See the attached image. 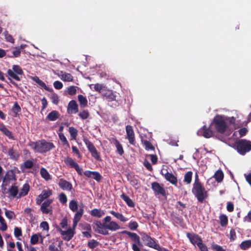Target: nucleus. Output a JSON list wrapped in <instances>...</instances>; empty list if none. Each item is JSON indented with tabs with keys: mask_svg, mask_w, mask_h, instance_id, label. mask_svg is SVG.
Returning <instances> with one entry per match:
<instances>
[{
	"mask_svg": "<svg viewBox=\"0 0 251 251\" xmlns=\"http://www.w3.org/2000/svg\"><path fill=\"white\" fill-rule=\"evenodd\" d=\"M94 230L104 235L109 234L107 229L111 231H116L121 228L120 226L115 221H111L110 216H106L102 220V223L100 221H95L92 224Z\"/></svg>",
	"mask_w": 251,
	"mask_h": 251,
	"instance_id": "nucleus-1",
	"label": "nucleus"
},
{
	"mask_svg": "<svg viewBox=\"0 0 251 251\" xmlns=\"http://www.w3.org/2000/svg\"><path fill=\"white\" fill-rule=\"evenodd\" d=\"M28 145L35 152L42 154L50 151L55 147L52 142H48L44 139L36 142L30 141Z\"/></svg>",
	"mask_w": 251,
	"mask_h": 251,
	"instance_id": "nucleus-2",
	"label": "nucleus"
},
{
	"mask_svg": "<svg viewBox=\"0 0 251 251\" xmlns=\"http://www.w3.org/2000/svg\"><path fill=\"white\" fill-rule=\"evenodd\" d=\"M192 193L197 198L199 202L202 203L208 197V194L204 186L199 181L198 175L196 174L195 182L193 184Z\"/></svg>",
	"mask_w": 251,
	"mask_h": 251,
	"instance_id": "nucleus-3",
	"label": "nucleus"
},
{
	"mask_svg": "<svg viewBox=\"0 0 251 251\" xmlns=\"http://www.w3.org/2000/svg\"><path fill=\"white\" fill-rule=\"evenodd\" d=\"M23 75L24 72L22 68L18 65H14L12 66V69L7 70L6 76L11 83L15 87H18L17 83L13 79L20 81L21 80Z\"/></svg>",
	"mask_w": 251,
	"mask_h": 251,
	"instance_id": "nucleus-4",
	"label": "nucleus"
},
{
	"mask_svg": "<svg viewBox=\"0 0 251 251\" xmlns=\"http://www.w3.org/2000/svg\"><path fill=\"white\" fill-rule=\"evenodd\" d=\"M232 147L240 154L244 155L251 151V141L246 139H240L234 143Z\"/></svg>",
	"mask_w": 251,
	"mask_h": 251,
	"instance_id": "nucleus-5",
	"label": "nucleus"
},
{
	"mask_svg": "<svg viewBox=\"0 0 251 251\" xmlns=\"http://www.w3.org/2000/svg\"><path fill=\"white\" fill-rule=\"evenodd\" d=\"M214 126L216 131L220 133H224L226 130L227 125L224 116L217 115L213 118L210 126Z\"/></svg>",
	"mask_w": 251,
	"mask_h": 251,
	"instance_id": "nucleus-6",
	"label": "nucleus"
},
{
	"mask_svg": "<svg viewBox=\"0 0 251 251\" xmlns=\"http://www.w3.org/2000/svg\"><path fill=\"white\" fill-rule=\"evenodd\" d=\"M121 233L126 234L134 242L132 245V249L133 251H141L139 247H142L143 245L140 241V238L139 235L136 233L131 232L127 230H123L121 232Z\"/></svg>",
	"mask_w": 251,
	"mask_h": 251,
	"instance_id": "nucleus-7",
	"label": "nucleus"
},
{
	"mask_svg": "<svg viewBox=\"0 0 251 251\" xmlns=\"http://www.w3.org/2000/svg\"><path fill=\"white\" fill-rule=\"evenodd\" d=\"M141 239L147 246L156 250L158 251H162L163 247H161L155 241V239L148 235L146 233H141Z\"/></svg>",
	"mask_w": 251,
	"mask_h": 251,
	"instance_id": "nucleus-8",
	"label": "nucleus"
},
{
	"mask_svg": "<svg viewBox=\"0 0 251 251\" xmlns=\"http://www.w3.org/2000/svg\"><path fill=\"white\" fill-rule=\"evenodd\" d=\"M84 142L88 149V150L90 152L92 156L98 161L101 160L100 153L98 151L93 144L87 139H84Z\"/></svg>",
	"mask_w": 251,
	"mask_h": 251,
	"instance_id": "nucleus-9",
	"label": "nucleus"
},
{
	"mask_svg": "<svg viewBox=\"0 0 251 251\" xmlns=\"http://www.w3.org/2000/svg\"><path fill=\"white\" fill-rule=\"evenodd\" d=\"M64 163L67 166L74 168L79 175H82V169L72 158L67 157L64 159Z\"/></svg>",
	"mask_w": 251,
	"mask_h": 251,
	"instance_id": "nucleus-10",
	"label": "nucleus"
},
{
	"mask_svg": "<svg viewBox=\"0 0 251 251\" xmlns=\"http://www.w3.org/2000/svg\"><path fill=\"white\" fill-rule=\"evenodd\" d=\"M186 236L189 239L190 243L194 246L199 245V243L202 242L201 238L197 234L193 232H187Z\"/></svg>",
	"mask_w": 251,
	"mask_h": 251,
	"instance_id": "nucleus-11",
	"label": "nucleus"
},
{
	"mask_svg": "<svg viewBox=\"0 0 251 251\" xmlns=\"http://www.w3.org/2000/svg\"><path fill=\"white\" fill-rule=\"evenodd\" d=\"M57 230L60 233L63 239L67 241L70 240L75 234L74 231L71 228H69L67 230L64 231L59 227H57Z\"/></svg>",
	"mask_w": 251,
	"mask_h": 251,
	"instance_id": "nucleus-12",
	"label": "nucleus"
},
{
	"mask_svg": "<svg viewBox=\"0 0 251 251\" xmlns=\"http://www.w3.org/2000/svg\"><path fill=\"white\" fill-rule=\"evenodd\" d=\"M52 201V200L48 199L42 203L40 210L43 214H48L52 213V207L50 206V205Z\"/></svg>",
	"mask_w": 251,
	"mask_h": 251,
	"instance_id": "nucleus-13",
	"label": "nucleus"
},
{
	"mask_svg": "<svg viewBox=\"0 0 251 251\" xmlns=\"http://www.w3.org/2000/svg\"><path fill=\"white\" fill-rule=\"evenodd\" d=\"M126 138L131 145L135 144V134L133 127L130 125H127L126 127Z\"/></svg>",
	"mask_w": 251,
	"mask_h": 251,
	"instance_id": "nucleus-14",
	"label": "nucleus"
},
{
	"mask_svg": "<svg viewBox=\"0 0 251 251\" xmlns=\"http://www.w3.org/2000/svg\"><path fill=\"white\" fill-rule=\"evenodd\" d=\"M199 136H202L206 138H209L213 136V131L210 129V127L203 126L198 131Z\"/></svg>",
	"mask_w": 251,
	"mask_h": 251,
	"instance_id": "nucleus-15",
	"label": "nucleus"
},
{
	"mask_svg": "<svg viewBox=\"0 0 251 251\" xmlns=\"http://www.w3.org/2000/svg\"><path fill=\"white\" fill-rule=\"evenodd\" d=\"M151 188L154 192L155 195L160 194L163 196L166 195L165 189L157 182H153L151 183Z\"/></svg>",
	"mask_w": 251,
	"mask_h": 251,
	"instance_id": "nucleus-16",
	"label": "nucleus"
},
{
	"mask_svg": "<svg viewBox=\"0 0 251 251\" xmlns=\"http://www.w3.org/2000/svg\"><path fill=\"white\" fill-rule=\"evenodd\" d=\"M165 174L162 173V176H163L166 180L170 182L173 185L175 186L177 185V179L172 173L168 172L167 170H165Z\"/></svg>",
	"mask_w": 251,
	"mask_h": 251,
	"instance_id": "nucleus-17",
	"label": "nucleus"
},
{
	"mask_svg": "<svg viewBox=\"0 0 251 251\" xmlns=\"http://www.w3.org/2000/svg\"><path fill=\"white\" fill-rule=\"evenodd\" d=\"M52 194L51 191L50 190H44L41 194L38 196V198L36 199V204L40 205L42 202L45 199H47Z\"/></svg>",
	"mask_w": 251,
	"mask_h": 251,
	"instance_id": "nucleus-18",
	"label": "nucleus"
},
{
	"mask_svg": "<svg viewBox=\"0 0 251 251\" xmlns=\"http://www.w3.org/2000/svg\"><path fill=\"white\" fill-rule=\"evenodd\" d=\"M84 175L88 177H91L94 179L98 182L100 181L102 178V176L100 174L96 171H86L84 172Z\"/></svg>",
	"mask_w": 251,
	"mask_h": 251,
	"instance_id": "nucleus-19",
	"label": "nucleus"
},
{
	"mask_svg": "<svg viewBox=\"0 0 251 251\" xmlns=\"http://www.w3.org/2000/svg\"><path fill=\"white\" fill-rule=\"evenodd\" d=\"M60 188L63 190L71 191L72 189V184L63 178H60L58 183Z\"/></svg>",
	"mask_w": 251,
	"mask_h": 251,
	"instance_id": "nucleus-20",
	"label": "nucleus"
},
{
	"mask_svg": "<svg viewBox=\"0 0 251 251\" xmlns=\"http://www.w3.org/2000/svg\"><path fill=\"white\" fill-rule=\"evenodd\" d=\"M78 105L75 100H71L68 105L67 112L69 114L76 113L78 112Z\"/></svg>",
	"mask_w": 251,
	"mask_h": 251,
	"instance_id": "nucleus-21",
	"label": "nucleus"
},
{
	"mask_svg": "<svg viewBox=\"0 0 251 251\" xmlns=\"http://www.w3.org/2000/svg\"><path fill=\"white\" fill-rule=\"evenodd\" d=\"M0 131H1L5 136L8 137L10 139H14V137L13 135L12 132L9 130L4 125H0Z\"/></svg>",
	"mask_w": 251,
	"mask_h": 251,
	"instance_id": "nucleus-22",
	"label": "nucleus"
},
{
	"mask_svg": "<svg viewBox=\"0 0 251 251\" xmlns=\"http://www.w3.org/2000/svg\"><path fill=\"white\" fill-rule=\"evenodd\" d=\"M8 192L9 193V197L17 198L19 195L18 187L16 185H12L8 189Z\"/></svg>",
	"mask_w": 251,
	"mask_h": 251,
	"instance_id": "nucleus-23",
	"label": "nucleus"
},
{
	"mask_svg": "<svg viewBox=\"0 0 251 251\" xmlns=\"http://www.w3.org/2000/svg\"><path fill=\"white\" fill-rule=\"evenodd\" d=\"M60 114L56 110H53L48 114L46 117V119L50 121H55L59 118Z\"/></svg>",
	"mask_w": 251,
	"mask_h": 251,
	"instance_id": "nucleus-24",
	"label": "nucleus"
},
{
	"mask_svg": "<svg viewBox=\"0 0 251 251\" xmlns=\"http://www.w3.org/2000/svg\"><path fill=\"white\" fill-rule=\"evenodd\" d=\"M30 186L28 183H25L22 188L20 190L19 195L17 196V199H19L22 197H24L27 195L29 191Z\"/></svg>",
	"mask_w": 251,
	"mask_h": 251,
	"instance_id": "nucleus-25",
	"label": "nucleus"
},
{
	"mask_svg": "<svg viewBox=\"0 0 251 251\" xmlns=\"http://www.w3.org/2000/svg\"><path fill=\"white\" fill-rule=\"evenodd\" d=\"M112 140L116 148L117 153L120 155H122L124 153V151L122 144L116 138H113Z\"/></svg>",
	"mask_w": 251,
	"mask_h": 251,
	"instance_id": "nucleus-26",
	"label": "nucleus"
},
{
	"mask_svg": "<svg viewBox=\"0 0 251 251\" xmlns=\"http://www.w3.org/2000/svg\"><path fill=\"white\" fill-rule=\"evenodd\" d=\"M7 154L9 158L11 159L17 160L19 158V155L16 150H14L13 148H10L7 151Z\"/></svg>",
	"mask_w": 251,
	"mask_h": 251,
	"instance_id": "nucleus-27",
	"label": "nucleus"
},
{
	"mask_svg": "<svg viewBox=\"0 0 251 251\" xmlns=\"http://www.w3.org/2000/svg\"><path fill=\"white\" fill-rule=\"evenodd\" d=\"M59 76L61 79L64 81H72L73 80V76L71 74L64 73L61 71Z\"/></svg>",
	"mask_w": 251,
	"mask_h": 251,
	"instance_id": "nucleus-28",
	"label": "nucleus"
},
{
	"mask_svg": "<svg viewBox=\"0 0 251 251\" xmlns=\"http://www.w3.org/2000/svg\"><path fill=\"white\" fill-rule=\"evenodd\" d=\"M109 212L113 216L122 222H126L128 220L127 218L125 217L122 214L120 213L116 212L113 210H111Z\"/></svg>",
	"mask_w": 251,
	"mask_h": 251,
	"instance_id": "nucleus-29",
	"label": "nucleus"
},
{
	"mask_svg": "<svg viewBox=\"0 0 251 251\" xmlns=\"http://www.w3.org/2000/svg\"><path fill=\"white\" fill-rule=\"evenodd\" d=\"M58 136L61 141V145L65 148L68 149L70 148V144L63 133H59Z\"/></svg>",
	"mask_w": 251,
	"mask_h": 251,
	"instance_id": "nucleus-30",
	"label": "nucleus"
},
{
	"mask_svg": "<svg viewBox=\"0 0 251 251\" xmlns=\"http://www.w3.org/2000/svg\"><path fill=\"white\" fill-rule=\"evenodd\" d=\"M33 162L30 160H27L25 161L23 164L21 165L20 168L23 172L26 169H30L33 167Z\"/></svg>",
	"mask_w": 251,
	"mask_h": 251,
	"instance_id": "nucleus-31",
	"label": "nucleus"
},
{
	"mask_svg": "<svg viewBox=\"0 0 251 251\" xmlns=\"http://www.w3.org/2000/svg\"><path fill=\"white\" fill-rule=\"evenodd\" d=\"M103 211L100 209L95 208L92 210L90 212V214L93 217H96L98 218H101L103 215H104Z\"/></svg>",
	"mask_w": 251,
	"mask_h": 251,
	"instance_id": "nucleus-32",
	"label": "nucleus"
},
{
	"mask_svg": "<svg viewBox=\"0 0 251 251\" xmlns=\"http://www.w3.org/2000/svg\"><path fill=\"white\" fill-rule=\"evenodd\" d=\"M121 197L122 199L126 202V204L130 207H133L135 205L134 203L132 201V200L127 196L126 195L124 194H123Z\"/></svg>",
	"mask_w": 251,
	"mask_h": 251,
	"instance_id": "nucleus-33",
	"label": "nucleus"
},
{
	"mask_svg": "<svg viewBox=\"0 0 251 251\" xmlns=\"http://www.w3.org/2000/svg\"><path fill=\"white\" fill-rule=\"evenodd\" d=\"M224 176V173L221 170L217 171L214 175V177L218 182H221L223 180Z\"/></svg>",
	"mask_w": 251,
	"mask_h": 251,
	"instance_id": "nucleus-34",
	"label": "nucleus"
},
{
	"mask_svg": "<svg viewBox=\"0 0 251 251\" xmlns=\"http://www.w3.org/2000/svg\"><path fill=\"white\" fill-rule=\"evenodd\" d=\"M69 132L70 134L71 139L73 140H76L78 135L77 130L74 127L71 126L69 127Z\"/></svg>",
	"mask_w": 251,
	"mask_h": 251,
	"instance_id": "nucleus-35",
	"label": "nucleus"
},
{
	"mask_svg": "<svg viewBox=\"0 0 251 251\" xmlns=\"http://www.w3.org/2000/svg\"><path fill=\"white\" fill-rule=\"evenodd\" d=\"M78 100L81 107L84 108L87 105V100L86 97L82 95L78 96Z\"/></svg>",
	"mask_w": 251,
	"mask_h": 251,
	"instance_id": "nucleus-36",
	"label": "nucleus"
},
{
	"mask_svg": "<svg viewBox=\"0 0 251 251\" xmlns=\"http://www.w3.org/2000/svg\"><path fill=\"white\" fill-rule=\"evenodd\" d=\"M240 247L242 250H247L251 247V240L243 241L240 245Z\"/></svg>",
	"mask_w": 251,
	"mask_h": 251,
	"instance_id": "nucleus-37",
	"label": "nucleus"
},
{
	"mask_svg": "<svg viewBox=\"0 0 251 251\" xmlns=\"http://www.w3.org/2000/svg\"><path fill=\"white\" fill-rule=\"evenodd\" d=\"M40 175L41 176L46 180H48L50 179V175L48 171L44 168H42L40 169Z\"/></svg>",
	"mask_w": 251,
	"mask_h": 251,
	"instance_id": "nucleus-38",
	"label": "nucleus"
},
{
	"mask_svg": "<svg viewBox=\"0 0 251 251\" xmlns=\"http://www.w3.org/2000/svg\"><path fill=\"white\" fill-rule=\"evenodd\" d=\"M69 208L73 212L77 211L78 209V204L76 200H71L69 202Z\"/></svg>",
	"mask_w": 251,
	"mask_h": 251,
	"instance_id": "nucleus-39",
	"label": "nucleus"
},
{
	"mask_svg": "<svg viewBox=\"0 0 251 251\" xmlns=\"http://www.w3.org/2000/svg\"><path fill=\"white\" fill-rule=\"evenodd\" d=\"M193 173L191 171L187 172L184 175L183 181L187 183L190 184L192 181Z\"/></svg>",
	"mask_w": 251,
	"mask_h": 251,
	"instance_id": "nucleus-40",
	"label": "nucleus"
},
{
	"mask_svg": "<svg viewBox=\"0 0 251 251\" xmlns=\"http://www.w3.org/2000/svg\"><path fill=\"white\" fill-rule=\"evenodd\" d=\"M220 225L222 226H226L228 224L227 217L225 214H221L219 216Z\"/></svg>",
	"mask_w": 251,
	"mask_h": 251,
	"instance_id": "nucleus-41",
	"label": "nucleus"
},
{
	"mask_svg": "<svg viewBox=\"0 0 251 251\" xmlns=\"http://www.w3.org/2000/svg\"><path fill=\"white\" fill-rule=\"evenodd\" d=\"M12 112L14 113V116L16 117L18 115V113L21 112V108L17 102H15L11 109Z\"/></svg>",
	"mask_w": 251,
	"mask_h": 251,
	"instance_id": "nucleus-42",
	"label": "nucleus"
},
{
	"mask_svg": "<svg viewBox=\"0 0 251 251\" xmlns=\"http://www.w3.org/2000/svg\"><path fill=\"white\" fill-rule=\"evenodd\" d=\"M76 213L75 215V216L73 219V221L78 222L83 213V208H80L78 211H76Z\"/></svg>",
	"mask_w": 251,
	"mask_h": 251,
	"instance_id": "nucleus-43",
	"label": "nucleus"
},
{
	"mask_svg": "<svg viewBox=\"0 0 251 251\" xmlns=\"http://www.w3.org/2000/svg\"><path fill=\"white\" fill-rule=\"evenodd\" d=\"M104 97H105L106 100L108 101H112L116 100V96L112 92L106 93L104 95Z\"/></svg>",
	"mask_w": 251,
	"mask_h": 251,
	"instance_id": "nucleus-44",
	"label": "nucleus"
},
{
	"mask_svg": "<svg viewBox=\"0 0 251 251\" xmlns=\"http://www.w3.org/2000/svg\"><path fill=\"white\" fill-rule=\"evenodd\" d=\"M142 142L143 143L144 146H145V149L146 150H154V147L153 146L152 144L148 140H142Z\"/></svg>",
	"mask_w": 251,
	"mask_h": 251,
	"instance_id": "nucleus-45",
	"label": "nucleus"
},
{
	"mask_svg": "<svg viewBox=\"0 0 251 251\" xmlns=\"http://www.w3.org/2000/svg\"><path fill=\"white\" fill-rule=\"evenodd\" d=\"M78 116L82 120H85L89 117L90 114L88 110H83L79 113Z\"/></svg>",
	"mask_w": 251,
	"mask_h": 251,
	"instance_id": "nucleus-46",
	"label": "nucleus"
},
{
	"mask_svg": "<svg viewBox=\"0 0 251 251\" xmlns=\"http://www.w3.org/2000/svg\"><path fill=\"white\" fill-rule=\"evenodd\" d=\"M99 245V242L97 241L92 239L88 242V246L92 249L97 247Z\"/></svg>",
	"mask_w": 251,
	"mask_h": 251,
	"instance_id": "nucleus-47",
	"label": "nucleus"
},
{
	"mask_svg": "<svg viewBox=\"0 0 251 251\" xmlns=\"http://www.w3.org/2000/svg\"><path fill=\"white\" fill-rule=\"evenodd\" d=\"M50 99L51 100V101L53 104H54L55 105H57L58 104L59 101V99L58 96L57 94H55V93L52 94V95H51V96L50 97Z\"/></svg>",
	"mask_w": 251,
	"mask_h": 251,
	"instance_id": "nucleus-48",
	"label": "nucleus"
},
{
	"mask_svg": "<svg viewBox=\"0 0 251 251\" xmlns=\"http://www.w3.org/2000/svg\"><path fill=\"white\" fill-rule=\"evenodd\" d=\"M0 223L1 225L0 227V229L2 231H5L7 228V226L4 218L2 216H0Z\"/></svg>",
	"mask_w": 251,
	"mask_h": 251,
	"instance_id": "nucleus-49",
	"label": "nucleus"
},
{
	"mask_svg": "<svg viewBox=\"0 0 251 251\" xmlns=\"http://www.w3.org/2000/svg\"><path fill=\"white\" fill-rule=\"evenodd\" d=\"M138 227V224L136 221H130L128 224V227L131 230H136Z\"/></svg>",
	"mask_w": 251,
	"mask_h": 251,
	"instance_id": "nucleus-50",
	"label": "nucleus"
},
{
	"mask_svg": "<svg viewBox=\"0 0 251 251\" xmlns=\"http://www.w3.org/2000/svg\"><path fill=\"white\" fill-rule=\"evenodd\" d=\"M38 240L39 236L36 234H34L31 236L30 242L31 244L35 245L38 243Z\"/></svg>",
	"mask_w": 251,
	"mask_h": 251,
	"instance_id": "nucleus-51",
	"label": "nucleus"
},
{
	"mask_svg": "<svg viewBox=\"0 0 251 251\" xmlns=\"http://www.w3.org/2000/svg\"><path fill=\"white\" fill-rule=\"evenodd\" d=\"M37 84L40 86L41 87L44 88L46 90L49 91V92H52L53 91V90L52 88H50L49 87H47L46 85V84L45 83V82H44L42 80H40V81H38V82H37Z\"/></svg>",
	"mask_w": 251,
	"mask_h": 251,
	"instance_id": "nucleus-52",
	"label": "nucleus"
},
{
	"mask_svg": "<svg viewBox=\"0 0 251 251\" xmlns=\"http://www.w3.org/2000/svg\"><path fill=\"white\" fill-rule=\"evenodd\" d=\"M59 201L62 204L66 203L67 201L66 195L64 193H61L59 196Z\"/></svg>",
	"mask_w": 251,
	"mask_h": 251,
	"instance_id": "nucleus-53",
	"label": "nucleus"
},
{
	"mask_svg": "<svg viewBox=\"0 0 251 251\" xmlns=\"http://www.w3.org/2000/svg\"><path fill=\"white\" fill-rule=\"evenodd\" d=\"M14 235L16 237L18 238V239L20 240L21 239L18 237L22 235V231L21 228L18 227H15L14 228Z\"/></svg>",
	"mask_w": 251,
	"mask_h": 251,
	"instance_id": "nucleus-54",
	"label": "nucleus"
},
{
	"mask_svg": "<svg viewBox=\"0 0 251 251\" xmlns=\"http://www.w3.org/2000/svg\"><path fill=\"white\" fill-rule=\"evenodd\" d=\"M5 215L6 217L10 220L12 219L15 216L14 212L13 211L8 210H5Z\"/></svg>",
	"mask_w": 251,
	"mask_h": 251,
	"instance_id": "nucleus-55",
	"label": "nucleus"
},
{
	"mask_svg": "<svg viewBox=\"0 0 251 251\" xmlns=\"http://www.w3.org/2000/svg\"><path fill=\"white\" fill-rule=\"evenodd\" d=\"M5 38L6 41L10 42L11 43H14V39L13 37L8 34L7 31L4 32Z\"/></svg>",
	"mask_w": 251,
	"mask_h": 251,
	"instance_id": "nucleus-56",
	"label": "nucleus"
},
{
	"mask_svg": "<svg viewBox=\"0 0 251 251\" xmlns=\"http://www.w3.org/2000/svg\"><path fill=\"white\" fill-rule=\"evenodd\" d=\"M68 93L70 95H74L76 92V87L75 86H71L68 88Z\"/></svg>",
	"mask_w": 251,
	"mask_h": 251,
	"instance_id": "nucleus-57",
	"label": "nucleus"
},
{
	"mask_svg": "<svg viewBox=\"0 0 251 251\" xmlns=\"http://www.w3.org/2000/svg\"><path fill=\"white\" fill-rule=\"evenodd\" d=\"M238 132L240 135V137H242L246 135L248 132V129L246 127H243L240 129L238 130Z\"/></svg>",
	"mask_w": 251,
	"mask_h": 251,
	"instance_id": "nucleus-58",
	"label": "nucleus"
},
{
	"mask_svg": "<svg viewBox=\"0 0 251 251\" xmlns=\"http://www.w3.org/2000/svg\"><path fill=\"white\" fill-rule=\"evenodd\" d=\"M53 86L56 89H61L63 87V84L59 81H55L53 83Z\"/></svg>",
	"mask_w": 251,
	"mask_h": 251,
	"instance_id": "nucleus-59",
	"label": "nucleus"
},
{
	"mask_svg": "<svg viewBox=\"0 0 251 251\" xmlns=\"http://www.w3.org/2000/svg\"><path fill=\"white\" fill-rule=\"evenodd\" d=\"M41 228L45 230H48L49 229V226L48 222L46 221L42 222L40 224Z\"/></svg>",
	"mask_w": 251,
	"mask_h": 251,
	"instance_id": "nucleus-60",
	"label": "nucleus"
},
{
	"mask_svg": "<svg viewBox=\"0 0 251 251\" xmlns=\"http://www.w3.org/2000/svg\"><path fill=\"white\" fill-rule=\"evenodd\" d=\"M201 251H208L207 246L202 243V242L199 243V245L198 246Z\"/></svg>",
	"mask_w": 251,
	"mask_h": 251,
	"instance_id": "nucleus-61",
	"label": "nucleus"
},
{
	"mask_svg": "<svg viewBox=\"0 0 251 251\" xmlns=\"http://www.w3.org/2000/svg\"><path fill=\"white\" fill-rule=\"evenodd\" d=\"M212 249L215 251H226L222 246L217 244L213 245Z\"/></svg>",
	"mask_w": 251,
	"mask_h": 251,
	"instance_id": "nucleus-62",
	"label": "nucleus"
},
{
	"mask_svg": "<svg viewBox=\"0 0 251 251\" xmlns=\"http://www.w3.org/2000/svg\"><path fill=\"white\" fill-rule=\"evenodd\" d=\"M244 176L245 177L246 180L251 187V172L248 174H245Z\"/></svg>",
	"mask_w": 251,
	"mask_h": 251,
	"instance_id": "nucleus-63",
	"label": "nucleus"
},
{
	"mask_svg": "<svg viewBox=\"0 0 251 251\" xmlns=\"http://www.w3.org/2000/svg\"><path fill=\"white\" fill-rule=\"evenodd\" d=\"M244 221L249 223H251V210L250 211L248 214L244 217Z\"/></svg>",
	"mask_w": 251,
	"mask_h": 251,
	"instance_id": "nucleus-64",
	"label": "nucleus"
}]
</instances>
